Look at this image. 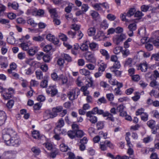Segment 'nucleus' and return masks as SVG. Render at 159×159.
<instances>
[{
	"instance_id": "nucleus-29",
	"label": "nucleus",
	"mask_w": 159,
	"mask_h": 159,
	"mask_svg": "<svg viewBox=\"0 0 159 159\" xmlns=\"http://www.w3.org/2000/svg\"><path fill=\"white\" fill-rule=\"evenodd\" d=\"M64 125V120L62 118L60 119L57 124L56 127L55 129H57V128H60L62 127Z\"/></svg>"
},
{
	"instance_id": "nucleus-39",
	"label": "nucleus",
	"mask_w": 159,
	"mask_h": 159,
	"mask_svg": "<svg viewBox=\"0 0 159 159\" xmlns=\"http://www.w3.org/2000/svg\"><path fill=\"white\" fill-rule=\"evenodd\" d=\"M150 86L156 89L159 86V83L155 80H153L150 82Z\"/></svg>"
},
{
	"instance_id": "nucleus-6",
	"label": "nucleus",
	"mask_w": 159,
	"mask_h": 159,
	"mask_svg": "<svg viewBox=\"0 0 159 159\" xmlns=\"http://www.w3.org/2000/svg\"><path fill=\"white\" fill-rule=\"evenodd\" d=\"M84 57L85 59L90 62L95 63L96 62V59L94 54L90 52H86L84 55Z\"/></svg>"
},
{
	"instance_id": "nucleus-15",
	"label": "nucleus",
	"mask_w": 159,
	"mask_h": 159,
	"mask_svg": "<svg viewBox=\"0 0 159 159\" xmlns=\"http://www.w3.org/2000/svg\"><path fill=\"white\" fill-rule=\"evenodd\" d=\"M63 109L62 106H58L54 107L52 109V113L54 117H56L57 115V113L61 111Z\"/></svg>"
},
{
	"instance_id": "nucleus-5",
	"label": "nucleus",
	"mask_w": 159,
	"mask_h": 159,
	"mask_svg": "<svg viewBox=\"0 0 159 159\" xmlns=\"http://www.w3.org/2000/svg\"><path fill=\"white\" fill-rule=\"evenodd\" d=\"M126 38V35L125 34H121L115 36L113 38V41L114 43L118 45Z\"/></svg>"
},
{
	"instance_id": "nucleus-40",
	"label": "nucleus",
	"mask_w": 159,
	"mask_h": 159,
	"mask_svg": "<svg viewBox=\"0 0 159 159\" xmlns=\"http://www.w3.org/2000/svg\"><path fill=\"white\" fill-rule=\"evenodd\" d=\"M35 74L37 78L39 80H41L43 78V73L40 71H36Z\"/></svg>"
},
{
	"instance_id": "nucleus-56",
	"label": "nucleus",
	"mask_w": 159,
	"mask_h": 159,
	"mask_svg": "<svg viewBox=\"0 0 159 159\" xmlns=\"http://www.w3.org/2000/svg\"><path fill=\"white\" fill-rule=\"evenodd\" d=\"M89 7L87 4H83L81 6V10L84 13L88 10Z\"/></svg>"
},
{
	"instance_id": "nucleus-45",
	"label": "nucleus",
	"mask_w": 159,
	"mask_h": 159,
	"mask_svg": "<svg viewBox=\"0 0 159 159\" xmlns=\"http://www.w3.org/2000/svg\"><path fill=\"white\" fill-rule=\"evenodd\" d=\"M107 65L103 63H102L100 65V67L98 68V71L102 72L103 73L107 68Z\"/></svg>"
},
{
	"instance_id": "nucleus-35",
	"label": "nucleus",
	"mask_w": 159,
	"mask_h": 159,
	"mask_svg": "<svg viewBox=\"0 0 159 159\" xmlns=\"http://www.w3.org/2000/svg\"><path fill=\"white\" fill-rule=\"evenodd\" d=\"M7 72L8 73L11 74L12 76L14 77V79L17 80L19 78V75L14 72H12L11 70H7Z\"/></svg>"
},
{
	"instance_id": "nucleus-58",
	"label": "nucleus",
	"mask_w": 159,
	"mask_h": 159,
	"mask_svg": "<svg viewBox=\"0 0 159 159\" xmlns=\"http://www.w3.org/2000/svg\"><path fill=\"white\" fill-rule=\"evenodd\" d=\"M140 98L139 93L137 92L135 93V96L132 97V99L134 101H136Z\"/></svg>"
},
{
	"instance_id": "nucleus-27",
	"label": "nucleus",
	"mask_w": 159,
	"mask_h": 159,
	"mask_svg": "<svg viewBox=\"0 0 159 159\" xmlns=\"http://www.w3.org/2000/svg\"><path fill=\"white\" fill-rule=\"evenodd\" d=\"M32 135L33 138L35 139H41V136L39 131L34 130L32 132Z\"/></svg>"
},
{
	"instance_id": "nucleus-22",
	"label": "nucleus",
	"mask_w": 159,
	"mask_h": 159,
	"mask_svg": "<svg viewBox=\"0 0 159 159\" xmlns=\"http://www.w3.org/2000/svg\"><path fill=\"white\" fill-rule=\"evenodd\" d=\"M96 31V29L95 27L90 28L87 31L88 35L90 36H93L95 34Z\"/></svg>"
},
{
	"instance_id": "nucleus-52",
	"label": "nucleus",
	"mask_w": 159,
	"mask_h": 159,
	"mask_svg": "<svg viewBox=\"0 0 159 159\" xmlns=\"http://www.w3.org/2000/svg\"><path fill=\"white\" fill-rule=\"evenodd\" d=\"M145 48L148 51H151L153 49V48L152 45L148 43H145Z\"/></svg>"
},
{
	"instance_id": "nucleus-14",
	"label": "nucleus",
	"mask_w": 159,
	"mask_h": 159,
	"mask_svg": "<svg viewBox=\"0 0 159 159\" xmlns=\"http://www.w3.org/2000/svg\"><path fill=\"white\" fill-rule=\"evenodd\" d=\"M6 120V116L4 111H0V126L4 123Z\"/></svg>"
},
{
	"instance_id": "nucleus-44",
	"label": "nucleus",
	"mask_w": 159,
	"mask_h": 159,
	"mask_svg": "<svg viewBox=\"0 0 159 159\" xmlns=\"http://www.w3.org/2000/svg\"><path fill=\"white\" fill-rule=\"evenodd\" d=\"M106 142V140L103 143L101 142L100 145V148L102 151H105L106 150L107 147V144Z\"/></svg>"
},
{
	"instance_id": "nucleus-60",
	"label": "nucleus",
	"mask_w": 159,
	"mask_h": 159,
	"mask_svg": "<svg viewBox=\"0 0 159 159\" xmlns=\"http://www.w3.org/2000/svg\"><path fill=\"white\" fill-rule=\"evenodd\" d=\"M48 81L47 80H43L40 83V86L43 88H46L48 85Z\"/></svg>"
},
{
	"instance_id": "nucleus-37",
	"label": "nucleus",
	"mask_w": 159,
	"mask_h": 159,
	"mask_svg": "<svg viewBox=\"0 0 159 159\" xmlns=\"http://www.w3.org/2000/svg\"><path fill=\"white\" fill-rule=\"evenodd\" d=\"M132 39L130 38H128L124 43V47L125 49L129 48L130 46L129 42H131Z\"/></svg>"
},
{
	"instance_id": "nucleus-50",
	"label": "nucleus",
	"mask_w": 159,
	"mask_h": 159,
	"mask_svg": "<svg viewBox=\"0 0 159 159\" xmlns=\"http://www.w3.org/2000/svg\"><path fill=\"white\" fill-rule=\"evenodd\" d=\"M122 49V47L118 46L115 48L114 49L113 52L115 54H117L120 53L121 52Z\"/></svg>"
},
{
	"instance_id": "nucleus-24",
	"label": "nucleus",
	"mask_w": 159,
	"mask_h": 159,
	"mask_svg": "<svg viewBox=\"0 0 159 159\" xmlns=\"http://www.w3.org/2000/svg\"><path fill=\"white\" fill-rule=\"evenodd\" d=\"M8 6L9 7H11L14 10H17L19 7L18 3L14 2L12 3L9 2L8 3Z\"/></svg>"
},
{
	"instance_id": "nucleus-20",
	"label": "nucleus",
	"mask_w": 159,
	"mask_h": 159,
	"mask_svg": "<svg viewBox=\"0 0 159 159\" xmlns=\"http://www.w3.org/2000/svg\"><path fill=\"white\" fill-rule=\"evenodd\" d=\"M36 10L37 9L35 8H32L28 9L26 11V14L27 15L36 16Z\"/></svg>"
},
{
	"instance_id": "nucleus-33",
	"label": "nucleus",
	"mask_w": 159,
	"mask_h": 159,
	"mask_svg": "<svg viewBox=\"0 0 159 159\" xmlns=\"http://www.w3.org/2000/svg\"><path fill=\"white\" fill-rule=\"evenodd\" d=\"M69 99L73 101L77 98V96H75L71 91H69L67 93Z\"/></svg>"
},
{
	"instance_id": "nucleus-48",
	"label": "nucleus",
	"mask_w": 159,
	"mask_h": 159,
	"mask_svg": "<svg viewBox=\"0 0 159 159\" xmlns=\"http://www.w3.org/2000/svg\"><path fill=\"white\" fill-rule=\"evenodd\" d=\"M29 45L27 43H22L20 44V47L23 50L25 51L28 50L29 49Z\"/></svg>"
},
{
	"instance_id": "nucleus-41",
	"label": "nucleus",
	"mask_w": 159,
	"mask_h": 159,
	"mask_svg": "<svg viewBox=\"0 0 159 159\" xmlns=\"http://www.w3.org/2000/svg\"><path fill=\"white\" fill-rule=\"evenodd\" d=\"M60 147V150L62 152H66L68 149V146L64 143L61 144Z\"/></svg>"
},
{
	"instance_id": "nucleus-57",
	"label": "nucleus",
	"mask_w": 159,
	"mask_h": 159,
	"mask_svg": "<svg viewBox=\"0 0 159 159\" xmlns=\"http://www.w3.org/2000/svg\"><path fill=\"white\" fill-rule=\"evenodd\" d=\"M106 96L107 99L110 101H112L114 100V97L113 93L107 94Z\"/></svg>"
},
{
	"instance_id": "nucleus-30",
	"label": "nucleus",
	"mask_w": 159,
	"mask_h": 159,
	"mask_svg": "<svg viewBox=\"0 0 159 159\" xmlns=\"http://www.w3.org/2000/svg\"><path fill=\"white\" fill-rule=\"evenodd\" d=\"M10 21L8 19H6L3 18L0 19V23L2 24H5L7 25L8 28H9L11 26L9 24Z\"/></svg>"
},
{
	"instance_id": "nucleus-21",
	"label": "nucleus",
	"mask_w": 159,
	"mask_h": 159,
	"mask_svg": "<svg viewBox=\"0 0 159 159\" xmlns=\"http://www.w3.org/2000/svg\"><path fill=\"white\" fill-rule=\"evenodd\" d=\"M146 34L145 29L143 28H141L139 29L138 33V36L141 37H143L145 36Z\"/></svg>"
},
{
	"instance_id": "nucleus-46",
	"label": "nucleus",
	"mask_w": 159,
	"mask_h": 159,
	"mask_svg": "<svg viewBox=\"0 0 159 159\" xmlns=\"http://www.w3.org/2000/svg\"><path fill=\"white\" fill-rule=\"evenodd\" d=\"M61 80L63 84H66L68 81L67 77L62 75H60L59 80Z\"/></svg>"
},
{
	"instance_id": "nucleus-55",
	"label": "nucleus",
	"mask_w": 159,
	"mask_h": 159,
	"mask_svg": "<svg viewBox=\"0 0 159 159\" xmlns=\"http://www.w3.org/2000/svg\"><path fill=\"white\" fill-rule=\"evenodd\" d=\"M31 150L36 155H38L40 152V149L36 147H33L31 149Z\"/></svg>"
},
{
	"instance_id": "nucleus-59",
	"label": "nucleus",
	"mask_w": 159,
	"mask_h": 159,
	"mask_svg": "<svg viewBox=\"0 0 159 159\" xmlns=\"http://www.w3.org/2000/svg\"><path fill=\"white\" fill-rule=\"evenodd\" d=\"M76 31L73 32L71 30H70L67 32V34L69 37L73 39L75 37Z\"/></svg>"
},
{
	"instance_id": "nucleus-26",
	"label": "nucleus",
	"mask_w": 159,
	"mask_h": 159,
	"mask_svg": "<svg viewBox=\"0 0 159 159\" xmlns=\"http://www.w3.org/2000/svg\"><path fill=\"white\" fill-rule=\"evenodd\" d=\"M49 12L51 14L52 16L53 17L57 18L58 16L55 8H51L49 9Z\"/></svg>"
},
{
	"instance_id": "nucleus-7",
	"label": "nucleus",
	"mask_w": 159,
	"mask_h": 159,
	"mask_svg": "<svg viewBox=\"0 0 159 159\" xmlns=\"http://www.w3.org/2000/svg\"><path fill=\"white\" fill-rule=\"evenodd\" d=\"M17 153V151L15 150H10L5 151L2 155L3 158H8L10 157L14 156Z\"/></svg>"
},
{
	"instance_id": "nucleus-63",
	"label": "nucleus",
	"mask_w": 159,
	"mask_h": 159,
	"mask_svg": "<svg viewBox=\"0 0 159 159\" xmlns=\"http://www.w3.org/2000/svg\"><path fill=\"white\" fill-rule=\"evenodd\" d=\"M73 4L72 3L69 4L65 8V11L67 13H69L71 11L72 8Z\"/></svg>"
},
{
	"instance_id": "nucleus-53",
	"label": "nucleus",
	"mask_w": 159,
	"mask_h": 159,
	"mask_svg": "<svg viewBox=\"0 0 159 159\" xmlns=\"http://www.w3.org/2000/svg\"><path fill=\"white\" fill-rule=\"evenodd\" d=\"M76 136L78 138H81L84 135V132L81 130H79L76 131Z\"/></svg>"
},
{
	"instance_id": "nucleus-43",
	"label": "nucleus",
	"mask_w": 159,
	"mask_h": 159,
	"mask_svg": "<svg viewBox=\"0 0 159 159\" xmlns=\"http://www.w3.org/2000/svg\"><path fill=\"white\" fill-rule=\"evenodd\" d=\"M33 39L35 41L41 42L44 40V37L43 36L40 35L37 36H34L33 37Z\"/></svg>"
},
{
	"instance_id": "nucleus-25",
	"label": "nucleus",
	"mask_w": 159,
	"mask_h": 159,
	"mask_svg": "<svg viewBox=\"0 0 159 159\" xmlns=\"http://www.w3.org/2000/svg\"><path fill=\"white\" fill-rule=\"evenodd\" d=\"M136 11L135 9L134 8H132L129 9V11L126 14L127 17H130L135 14Z\"/></svg>"
},
{
	"instance_id": "nucleus-51",
	"label": "nucleus",
	"mask_w": 159,
	"mask_h": 159,
	"mask_svg": "<svg viewBox=\"0 0 159 159\" xmlns=\"http://www.w3.org/2000/svg\"><path fill=\"white\" fill-rule=\"evenodd\" d=\"M101 26L103 29H106L108 27V24L106 20H104L101 23Z\"/></svg>"
},
{
	"instance_id": "nucleus-61",
	"label": "nucleus",
	"mask_w": 159,
	"mask_h": 159,
	"mask_svg": "<svg viewBox=\"0 0 159 159\" xmlns=\"http://www.w3.org/2000/svg\"><path fill=\"white\" fill-rule=\"evenodd\" d=\"M149 94L151 96H153L155 98L157 97L159 95V94L157 92L155 89H153L149 93Z\"/></svg>"
},
{
	"instance_id": "nucleus-47",
	"label": "nucleus",
	"mask_w": 159,
	"mask_h": 159,
	"mask_svg": "<svg viewBox=\"0 0 159 159\" xmlns=\"http://www.w3.org/2000/svg\"><path fill=\"white\" fill-rule=\"evenodd\" d=\"M71 91L75 96H77V98L80 93V91L79 89L78 88L76 87L72 89Z\"/></svg>"
},
{
	"instance_id": "nucleus-18",
	"label": "nucleus",
	"mask_w": 159,
	"mask_h": 159,
	"mask_svg": "<svg viewBox=\"0 0 159 159\" xmlns=\"http://www.w3.org/2000/svg\"><path fill=\"white\" fill-rule=\"evenodd\" d=\"M2 95L3 98L7 100L10 99L11 98L12 95L9 90H5L4 92L2 93Z\"/></svg>"
},
{
	"instance_id": "nucleus-32",
	"label": "nucleus",
	"mask_w": 159,
	"mask_h": 159,
	"mask_svg": "<svg viewBox=\"0 0 159 159\" xmlns=\"http://www.w3.org/2000/svg\"><path fill=\"white\" fill-rule=\"evenodd\" d=\"M83 35V34L80 30L76 31L75 38H76L78 40L81 39Z\"/></svg>"
},
{
	"instance_id": "nucleus-1",
	"label": "nucleus",
	"mask_w": 159,
	"mask_h": 159,
	"mask_svg": "<svg viewBox=\"0 0 159 159\" xmlns=\"http://www.w3.org/2000/svg\"><path fill=\"white\" fill-rule=\"evenodd\" d=\"M2 134L3 139L4 140L5 143L7 144V141L10 140L12 137L16 136V133L12 129L9 128L3 130Z\"/></svg>"
},
{
	"instance_id": "nucleus-16",
	"label": "nucleus",
	"mask_w": 159,
	"mask_h": 159,
	"mask_svg": "<svg viewBox=\"0 0 159 159\" xmlns=\"http://www.w3.org/2000/svg\"><path fill=\"white\" fill-rule=\"evenodd\" d=\"M43 117L45 119L54 117L52 112L49 110L46 111L44 113Z\"/></svg>"
},
{
	"instance_id": "nucleus-42",
	"label": "nucleus",
	"mask_w": 159,
	"mask_h": 159,
	"mask_svg": "<svg viewBox=\"0 0 159 159\" xmlns=\"http://www.w3.org/2000/svg\"><path fill=\"white\" fill-rule=\"evenodd\" d=\"M67 134L70 138L73 139L76 137V131H69L68 132Z\"/></svg>"
},
{
	"instance_id": "nucleus-11",
	"label": "nucleus",
	"mask_w": 159,
	"mask_h": 159,
	"mask_svg": "<svg viewBox=\"0 0 159 159\" xmlns=\"http://www.w3.org/2000/svg\"><path fill=\"white\" fill-rule=\"evenodd\" d=\"M93 39L97 41H100L102 40L105 38V35L104 33L101 31H99L96 35L94 36Z\"/></svg>"
},
{
	"instance_id": "nucleus-9",
	"label": "nucleus",
	"mask_w": 159,
	"mask_h": 159,
	"mask_svg": "<svg viewBox=\"0 0 159 159\" xmlns=\"http://www.w3.org/2000/svg\"><path fill=\"white\" fill-rule=\"evenodd\" d=\"M46 38L47 40L52 42L55 44H57L59 42V40L56 38L54 35L51 34H47Z\"/></svg>"
},
{
	"instance_id": "nucleus-49",
	"label": "nucleus",
	"mask_w": 159,
	"mask_h": 159,
	"mask_svg": "<svg viewBox=\"0 0 159 159\" xmlns=\"http://www.w3.org/2000/svg\"><path fill=\"white\" fill-rule=\"evenodd\" d=\"M7 41L9 43L13 44L15 43L16 39L14 37H10L7 38Z\"/></svg>"
},
{
	"instance_id": "nucleus-13",
	"label": "nucleus",
	"mask_w": 159,
	"mask_h": 159,
	"mask_svg": "<svg viewBox=\"0 0 159 159\" xmlns=\"http://www.w3.org/2000/svg\"><path fill=\"white\" fill-rule=\"evenodd\" d=\"M152 67H154L153 66L148 67L146 62H144L140 64L138 66V69H140L141 71L143 72H145L148 68H151Z\"/></svg>"
},
{
	"instance_id": "nucleus-2",
	"label": "nucleus",
	"mask_w": 159,
	"mask_h": 159,
	"mask_svg": "<svg viewBox=\"0 0 159 159\" xmlns=\"http://www.w3.org/2000/svg\"><path fill=\"white\" fill-rule=\"evenodd\" d=\"M20 142L19 139L16 137V136L12 137L10 140L7 141V145L8 146H12L15 147L18 146Z\"/></svg>"
},
{
	"instance_id": "nucleus-54",
	"label": "nucleus",
	"mask_w": 159,
	"mask_h": 159,
	"mask_svg": "<svg viewBox=\"0 0 159 159\" xmlns=\"http://www.w3.org/2000/svg\"><path fill=\"white\" fill-rule=\"evenodd\" d=\"M120 67V64L119 61L115 62L113 65L111 67L110 69L112 70V69H119Z\"/></svg>"
},
{
	"instance_id": "nucleus-64",
	"label": "nucleus",
	"mask_w": 159,
	"mask_h": 159,
	"mask_svg": "<svg viewBox=\"0 0 159 159\" xmlns=\"http://www.w3.org/2000/svg\"><path fill=\"white\" fill-rule=\"evenodd\" d=\"M52 49V46L50 45H45L43 48V51L46 52H48Z\"/></svg>"
},
{
	"instance_id": "nucleus-38",
	"label": "nucleus",
	"mask_w": 159,
	"mask_h": 159,
	"mask_svg": "<svg viewBox=\"0 0 159 159\" xmlns=\"http://www.w3.org/2000/svg\"><path fill=\"white\" fill-rule=\"evenodd\" d=\"M147 125L150 128H153L155 126V121L153 120H150L147 122Z\"/></svg>"
},
{
	"instance_id": "nucleus-62",
	"label": "nucleus",
	"mask_w": 159,
	"mask_h": 159,
	"mask_svg": "<svg viewBox=\"0 0 159 159\" xmlns=\"http://www.w3.org/2000/svg\"><path fill=\"white\" fill-rule=\"evenodd\" d=\"M148 114L145 112L141 115V119L142 120L146 121L148 120Z\"/></svg>"
},
{
	"instance_id": "nucleus-10",
	"label": "nucleus",
	"mask_w": 159,
	"mask_h": 159,
	"mask_svg": "<svg viewBox=\"0 0 159 159\" xmlns=\"http://www.w3.org/2000/svg\"><path fill=\"white\" fill-rule=\"evenodd\" d=\"M20 72L23 75H30L33 73L31 67L27 68L25 66H23L21 68Z\"/></svg>"
},
{
	"instance_id": "nucleus-28",
	"label": "nucleus",
	"mask_w": 159,
	"mask_h": 159,
	"mask_svg": "<svg viewBox=\"0 0 159 159\" xmlns=\"http://www.w3.org/2000/svg\"><path fill=\"white\" fill-rule=\"evenodd\" d=\"M61 56L67 62H71L72 61V57L66 53H64L62 54Z\"/></svg>"
},
{
	"instance_id": "nucleus-3",
	"label": "nucleus",
	"mask_w": 159,
	"mask_h": 159,
	"mask_svg": "<svg viewBox=\"0 0 159 159\" xmlns=\"http://www.w3.org/2000/svg\"><path fill=\"white\" fill-rule=\"evenodd\" d=\"M97 114L99 115L102 114L104 117H107L106 119V120H108L112 122H114L115 121L114 118L113 116L108 111H106L104 112L103 110H99L98 109V112H97Z\"/></svg>"
},
{
	"instance_id": "nucleus-34",
	"label": "nucleus",
	"mask_w": 159,
	"mask_h": 159,
	"mask_svg": "<svg viewBox=\"0 0 159 159\" xmlns=\"http://www.w3.org/2000/svg\"><path fill=\"white\" fill-rule=\"evenodd\" d=\"M100 52L105 57L106 59L108 60L109 58V55L107 52L105 50L101 49L100 50Z\"/></svg>"
},
{
	"instance_id": "nucleus-23",
	"label": "nucleus",
	"mask_w": 159,
	"mask_h": 159,
	"mask_svg": "<svg viewBox=\"0 0 159 159\" xmlns=\"http://www.w3.org/2000/svg\"><path fill=\"white\" fill-rule=\"evenodd\" d=\"M80 72L81 75L85 76H89L90 74V72L89 70L84 68L80 70Z\"/></svg>"
},
{
	"instance_id": "nucleus-31",
	"label": "nucleus",
	"mask_w": 159,
	"mask_h": 159,
	"mask_svg": "<svg viewBox=\"0 0 159 159\" xmlns=\"http://www.w3.org/2000/svg\"><path fill=\"white\" fill-rule=\"evenodd\" d=\"M86 81L88 83L86 84L88 87H92L93 86V81L92 77L88 78L86 79Z\"/></svg>"
},
{
	"instance_id": "nucleus-12",
	"label": "nucleus",
	"mask_w": 159,
	"mask_h": 159,
	"mask_svg": "<svg viewBox=\"0 0 159 159\" xmlns=\"http://www.w3.org/2000/svg\"><path fill=\"white\" fill-rule=\"evenodd\" d=\"M92 115L89 112H88L86 114V116L88 117V120L92 123L95 124L97 121V118Z\"/></svg>"
},
{
	"instance_id": "nucleus-19",
	"label": "nucleus",
	"mask_w": 159,
	"mask_h": 159,
	"mask_svg": "<svg viewBox=\"0 0 159 159\" xmlns=\"http://www.w3.org/2000/svg\"><path fill=\"white\" fill-rule=\"evenodd\" d=\"M89 42L86 41L83 43L80 47V49L83 51H87L88 49Z\"/></svg>"
},
{
	"instance_id": "nucleus-4",
	"label": "nucleus",
	"mask_w": 159,
	"mask_h": 159,
	"mask_svg": "<svg viewBox=\"0 0 159 159\" xmlns=\"http://www.w3.org/2000/svg\"><path fill=\"white\" fill-rule=\"evenodd\" d=\"M46 91L48 94H51V97H53L56 96L58 93V91L56 89V87L55 85H50L46 90Z\"/></svg>"
},
{
	"instance_id": "nucleus-8",
	"label": "nucleus",
	"mask_w": 159,
	"mask_h": 159,
	"mask_svg": "<svg viewBox=\"0 0 159 159\" xmlns=\"http://www.w3.org/2000/svg\"><path fill=\"white\" fill-rule=\"evenodd\" d=\"M128 28L129 30L127 31V34L129 37H132L134 35V31L135 30L137 29V25L136 23H133L130 24L128 26Z\"/></svg>"
},
{
	"instance_id": "nucleus-17",
	"label": "nucleus",
	"mask_w": 159,
	"mask_h": 159,
	"mask_svg": "<svg viewBox=\"0 0 159 159\" xmlns=\"http://www.w3.org/2000/svg\"><path fill=\"white\" fill-rule=\"evenodd\" d=\"M38 50L37 47L34 46L30 48L28 51V53L29 55L33 56L37 52Z\"/></svg>"
},
{
	"instance_id": "nucleus-36",
	"label": "nucleus",
	"mask_w": 159,
	"mask_h": 159,
	"mask_svg": "<svg viewBox=\"0 0 159 159\" xmlns=\"http://www.w3.org/2000/svg\"><path fill=\"white\" fill-rule=\"evenodd\" d=\"M89 47L91 50H95L97 49L98 48V45L97 43H89Z\"/></svg>"
}]
</instances>
